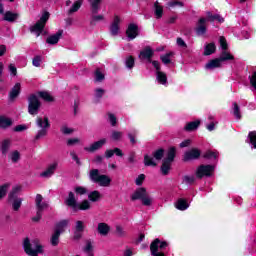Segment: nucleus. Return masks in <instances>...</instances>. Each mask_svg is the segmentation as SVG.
Masks as SVG:
<instances>
[{"label":"nucleus","mask_w":256,"mask_h":256,"mask_svg":"<svg viewBox=\"0 0 256 256\" xmlns=\"http://www.w3.org/2000/svg\"><path fill=\"white\" fill-rule=\"evenodd\" d=\"M233 115L236 117V119H241V108L237 102L233 103Z\"/></svg>","instance_id":"de8ad7c7"},{"label":"nucleus","mask_w":256,"mask_h":256,"mask_svg":"<svg viewBox=\"0 0 256 256\" xmlns=\"http://www.w3.org/2000/svg\"><path fill=\"white\" fill-rule=\"evenodd\" d=\"M123 137V132L114 130L111 135L112 141H121V138Z\"/></svg>","instance_id":"6e6d98bb"},{"label":"nucleus","mask_w":256,"mask_h":256,"mask_svg":"<svg viewBox=\"0 0 256 256\" xmlns=\"http://www.w3.org/2000/svg\"><path fill=\"white\" fill-rule=\"evenodd\" d=\"M10 159L12 163H17L19 159H21V153L19 151L15 150L14 152L11 153Z\"/></svg>","instance_id":"bf43d9fd"},{"label":"nucleus","mask_w":256,"mask_h":256,"mask_svg":"<svg viewBox=\"0 0 256 256\" xmlns=\"http://www.w3.org/2000/svg\"><path fill=\"white\" fill-rule=\"evenodd\" d=\"M169 244L166 241H161L158 238H156L151 244H150V251L152 256H165V253L161 252L163 249L168 247Z\"/></svg>","instance_id":"6e6552de"},{"label":"nucleus","mask_w":256,"mask_h":256,"mask_svg":"<svg viewBox=\"0 0 256 256\" xmlns=\"http://www.w3.org/2000/svg\"><path fill=\"white\" fill-rule=\"evenodd\" d=\"M103 0H88L92 15H97L99 13L100 5Z\"/></svg>","instance_id":"b1692460"},{"label":"nucleus","mask_w":256,"mask_h":256,"mask_svg":"<svg viewBox=\"0 0 256 256\" xmlns=\"http://www.w3.org/2000/svg\"><path fill=\"white\" fill-rule=\"evenodd\" d=\"M14 131L15 133H21L23 131H27V125L25 124L17 125L16 127H14Z\"/></svg>","instance_id":"338daca9"},{"label":"nucleus","mask_w":256,"mask_h":256,"mask_svg":"<svg viewBox=\"0 0 256 256\" xmlns=\"http://www.w3.org/2000/svg\"><path fill=\"white\" fill-rule=\"evenodd\" d=\"M17 19H19V14L11 11H6L3 17V20L8 21V23H15Z\"/></svg>","instance_id":"393cba45"},{"label":"nucleus","mask_w":256,"mask_h":256,"mask_svg":"<svg viewBox=\"0 0 256 256\" xmlns=\"http://www.w3.org/2000/svg\"><path fill=\"white\" fill-rule=\"evenodd\" d=\"M176 157H177V148H175V146H172L168 149L166 157L164 158V161L173 163Z\"/></svg>","instance_id":"4be33fe9"},{"label":"nucleus","mask_w":256,"mask_h":256,"mask_svg":"<svg viewBox=\"0 0 256 256\" xmlns=\"http://www.w3.org/2000/svg\"><path fill=\"white\" fill-rule=\"evenodd\" d=\"M66 226L60 225L55 230L50 238V243L53 247H57L59 245V237L63 235V232L66 231Z\"/></svg>","instance_id":"f8f14e48"},{"label":"nucleus","mask_w":256,"mask_h":256,"mask_svg":"<svg viewBox=\"0 0 256 256\" xmlns=\"http://www.w3.org/2000/svg\"><path fill=\"white\" fill-rule=\"evenodd\" d=\"M248 139L250 141V145H252V147L256 149V131L249 132Z\"/></svg>","instance_id":"8fccbe9b"},{"label":"nucleus","mask_w":256,"mask_h":256,"mask_svg":"<svg viewBox=\"0 0 256 256\" xmlns=\"http://www.w3.org/2000/svg\"><path fill=\"white\" fill-rule=\"evenodd\" d=\"M93 245H94L93 240H86L85 246H84V252L85 253H93V248H94Z\"/></svg>","instance_id":"a18cd8bd"},{"label":"nucleus","mask_w":256,"mask_h":256,"mask_svg":"<svg viewBox=\"0 0 256 256\" xmlns=\"http://www.w3.org/2000/svg\"><path fill=\"white\" fill-rule=\"evenodd\" d=\"M154 14L156 19H161V17H163V6L159 5V1L154 3Z\"/></svg>","instance_id":"c9c22d12"},{"label":"nucleus","mask_w":256,"mask_h":256,"mask_svg":"<svg viewBox=\"0 0 256 256\" xmlns=\"http://www.w3.org/2000/svg\"><path fill=\"white\" fill-rule=\"evenodd\" d=\"M88 201L92 203H97V201H101V192L98 190H94L88 194Z\"/></svg>","instance_id":"2f4dec72"},{"label":"nucleus","mask_w":256,"mask_h":256,"mask_svg":"<svg viewBox=\"0 0 256 256\" xmlns=\"http://www.w3.org/2000/svg\"><path fill=\"white\" fill-rule=\"evenodd\" d=\"M250 79V85L256 90V71L252 73L251 76H249Z\"/></svg>","instance_id":"774afa93"},{"label":"nucleus","mask_w":256,"mask_h":256,"mask_svg":"<svg viewBox=\"0 0 256 256\" xmlns=\"http://www.w3.org/2000/svg\"><path fill=\"white\" fill-rule=\"evenodd\" d=\"M152 157L156 161H161L163 159V157H165V149L159 148V149L155 150L154 152H152Z\"/></svg>","instance_id":"e433bc0d"},{"label":"nucleus","mask_w":256,"mask_h":256,"mask_svg":"<svg viewBox=\"0 0 256 256\" xmlns=\"http://www.w3.org/2000/svg\"><path fill=\"white\" fill-rule=\"evenodd\" d=\"M203 159H208V161H217L219 159V152L214 150H207L203 155Z\"/></svg>","instance_id":"5701e85b"},{"label":"nucleus","mask_w":256,"mask_h":256,"mask_svg":"<svg viewBox=\"0 0 256 256\" xmlns=\"http://www.w3.org/2000/svg\"><path fill=\"white\" fill-rule=\"evenodd\" d=\"M74 192L76 193V195H87L88 190L84 186H76L74 188Z\"/></svg>","instance_id":"5fc2aeb1"},{"label":"nucleus","mask_w":256,"mask_h":256,"mask_svg":"<svg viewBox=\"0 0 256 256\" xmlns=\"http://www.w3.org/2000/svg\"><path fill=\"white\" fill-rule=\"evenodd\" d=\"M97 230L100 235L105 236L109 233V231H111V228H109L108 225H98Z\"/></svg>","instance_id":"49530a36"},{"label":"nucleus","mask_w":256,"mask_h":256,"mask_svg":"<svg viewBox=\"0 0 256 256\" xmlns=\"http://www.w3.org/2000/svg\"><path fill=\"white\" fill-rule=\"evenodd\" d=\"M220 46L222 51H227L229 49V44H227V39H225V36H221L219 38Z\"/></svg>","instance_id":"4d7b16f0"},{"label":"nucleus","mask_w":256,"mask_h":256,"mask_svg":"<svg viewBox=\"0 0 256 256\" xmlns=\"http://www.w3.org/2000/svg\"><path fill=\"white\" fill-rule=\"evenodd\" d=\"M199 125H201V120H195L192 122H188L184 127V131H187V133L197 131V129H199Z\"/></svg>","instance_id":"412c9836"},{"label":"nucleus","mask_w":256,"mask_h":256,"mask_svg":"<svg viewBox=\"0 0 256 256\" xmlns=\"http://www.w3.org/2000/svg\"><path fill=\"white\" fill-rule=\"evenodd\" d=\"M125 65H126L127 69H133V67H135V57H133L131 55L128 56L126 58Z\"/></svg>","instance_id":"09e8293b"},{"label":"nucleus","mask_w":256,"mask_h":256,"mask_svg":"<svg viewBox=\"0 0 256 256\" xmlns=\"http://www.w3.org/2000/svg\"><path fill=\"white\" fill-rule=\"evenodd\" d=\"M196 35L200 37L201 35H205L207 33V18H200L196 24Z\"/></svg>","instance_id":"ddd939ff"},{"label":"nucleus","mask_w":256,"mask_h":256,"mask_svg":"<svg viewBox=\"0 0 256 256\" xmlns=\"http://www.w3.org/2000/svg\"><path fill=\"white\" fill-rule=\"evenodd\" d=\"M12 202V209L13 211H19V209H21V205L23 203V199L22 198H18L15 200H11Z\"/></svg>","instance_id":"c03bdc74"},{"label":"nucleus","mask_w":256,"mask_h":256,"mask_svg":"<svg viewBox=\"0 0 256 256\" xmlns=\"http://www.w3.org/2000/svg\"><path fill=\"white\" fill-rule=\"evenodd\" d=\"M126 37L129 41H133L139 37V26L135 23H130L126 29Z\"/></svg>","instance_id":"9b49d317"},{"label":"nucleus","mask_w":256,"mask_h":256,"mask_svg":"<svg viewBox=\"0 0 256 256\" xmlns=\"http://www.w3.org/2000/svg\"><path fill=\"white\" fill-rule=\"evenodd\" d=\"M121 23V18L118 15L114 16L113 22L109 27L110 34L112 37H117L119 35V24Z\"/></svg>","instance_id":"2eb2a0df"},{"label":"nucleus","mask_w":256,"mask_h":256,"mask_svg":"<svg viewBox=\"0 0 256 256\" xmlns=\"http://www.w3.org/2000/svg\"><path fill=\"white\" fill-rule=\"evenodd\" d=\"M218 58H220V61L223 63L225 61H233L235 59V56L227 52V50H223L220 54V57Z\"/></svg>","instance_id":"f704fd0d"},{"label":"nucleus","mask_w":256,"mask_h":256,"mask_svg":"<svg viewBox=\"0 0 256 256\" xmlns=\"http://www.w3.org/2000/svg\"><path fill=\"white\" fill-rule=\"evenodd\" d=\"M188 207L189 204L185 199H179L176 203V209H178L179 211H185L186 209H188Z\"/></svg>","instance_id":"a19ab883"},{"label":"nucleus","mask_w":256,"mask_h":256,"mask_svg":"<svg viewBox=\"0 0 256 256\" xmlns=\"http://www.w3.org/2000/svg\"><path fill=\"white\" fill-rule=\"evenodd\" d=\"M38 97H40V99H43L44 101H46V103H53V101H55V98L53 96H51V94H49V92H47V91H39Z\"/></svg>","instance_id":"7c9ffc66"},{"label":"nucleus","mask_w":256,"mask_h":256,"mask_svg":"<svg viewBox=\"0 0 256 256\" xmlns=\"http://www.w3.org/2000/svg\"><path fill=\"white\" fill-rule=\"evenodd\" d=\"M174 53L173 52H168L164 55L160 56V60L164 65H169L171 63V57H173Z\"/></svg>","instance_id":"37998d69"},{"label":"nucleus","mask_w":256,"mask_h":256,"mask_svg":"<svg viewBox=\"0 0 256 256\" xmlns=\"http://www.w3.org/2000/svg\"><path fill=\"white\" fill-rule=\"evenodd\" d=\"M199 157H201V150L198 148H192L184 153L183 161L186 163L187 161H197Z\"/></svg>","instance_id":"9d476101"},{"label":"nucleus","mask_w":256,"mask_h":256,"mask_svg":"<svg viewBox=\"0 0 256 256\" xmlns=\"http://www.w3.org/2000/svg\"><path fill=\"white\" fill-rule=\"evenodd\" d=\"M32 65L34 67H41V56L40 55H37L33 58L32 60Z\"/></svg>","instance_id":"69168bd1"},{"label":"nucleus","mask_w":256,"mask_h":256,"mask_svg":"<svg viewBox=\"0 0 256 256\" xmlns=\"http://www.w3.org/2000/svg\"><path fill=\"white\" fill-rule=\"evenodd\" d=\"M215 51H217V46H215V44L213 42L206 44V46L204 47V52L203 55L205 57H209V55H213V53H215Z\"/></svg>","instance_id":"bb28decb"},{"label":"nucleus","mask_w":256,"mask_h":256,"mask_svg":"<svg viewBox=\"0 0 256 256\" xmlns=\"http://www.w3.org/2000/svg\"><path fill=\"white\" fill-rule=\"evenodd\" d=\"M145 181V174H140L138 175V177L136 178L135 180V184L138 186V187H141V185H143V182Z\"/></svg>","instance_id":"0e129e2a"},{"label":"nucleus","mask_w":256,"mask_h":256,"mask_svg":"<svg viewBox=\"0 0 256 256\" xmlns=\"http://www.w3.org/2000/svg\"><path fill=\"white\" fill-rule=\"evenodd\" d=\"M13 125V120L0 115V129H7Z\"/></svg>","instance_id":"c756f323"},{"label":"nucleus","mask_w":256,"mask_h":256,"mask_svg":"<svg viewBox=\"0 0 256 256\" xmlns=\"http://www.w3.org/2000/svg\"><path fill=\"white\" fill-rule=\"evenodd\" d=\"M89 179L92 183L100 185V187H109L111 185V178L108 175L101 174L99 169L90 170Z\"/></svg>","instance_id":"7ed1b4c3"},{"label":"nucleus","mask_w":256,"mask_h":256,"mask_svg":"<svg viewBox=\"0 0 256 256\" xmlns=\"http://www.w3.org/2000/svg\"><path fill=\"white\" fill-rule=\"evenodd\" d=\"M57 170V163H53L48 168L40 174V177H51L54 175L55 171Z\"/></svg>","instance_id":"cd10ccee"},{"label":"nucleus","mask_w":256,"mask_h":256,"mask_svg":"<svg viewBox=\"0 0 256 256\" xmlns=\"http://www.w3.org/2000/svg\"><path fill=\"white\" fill-rule=\"evenodd\" d=\"M49 17H51V14L47 11H45L40 19L30 27L31 33H36L37 37L43 33V30L45 29V25H47V21H49Z\"/></svg>","instance_id":"423d86ee"},{"label":"nucleus","mask_w":256,"mask_h":256,"mask_svg":"<svg viewBox=\"0 0 256 256\" xmlns=\"http://www.w3.org/2000/svg\"><path fill=\"white\" fill-rule=\"evenodd\" d=\"M27 101L29 115H39V111L41 110V100H39V96H37V94H30Z\"/></svg>","instance_id":"0eeeda50"},{"label":"nucleus","mask_w":256,"mask_h":256,"mask_svg":"<svg viewBox=\"0 0 256 256\" xmlns=\"http://www.w3.org/2000/svg\"><path fill=\"white\" fill-rule=\"evenodd\" d=\"M131 201H141L142 205L145 207H150L152 201L149 198V194L147 193V188L139 187L134 193L130 196Z\"/></svg>","instance_id":"20e7f679"},{"label":"nucleus","mask_w":256,"mask_h":256,"mask_svg":"<svg viewBox=\"0 0 256 256\" xmlns=\"http://www.w3.org/2000/svg\"><path fill=\"white\" fill-rule=\"evenodd\" d=\"M67 207L73 209V211H89L91 209V202L85 199L81 203H77V198H75V193L72 191L68 192V197L64 201Z\"/></svg>","instance_id":"f257e3e1"},{"label":"nucleus","mask_w":256,"mask_h":256,"mask_svg":"<svg viewBox=\"0 0 256 256\" xmlns=\"http://www.w3.org/2000/svg\"><path fill=\"white\" fill-rule=\"evenodd\" d=\"M22 247L26 255L29 256H39L43 253V245L39 242V239H29L25 238L22 243Z\"/></svg>","instance_id":"f03ea898"},{"label":"nucleus","mask_w":256,"mask_h":256,"mask_svg":"<svg viewBox=\"0 0 256 256\" xmlns=\"http://www.w3.org/2000/svg\"><path fill=\"white\" fill-rule=\"evenodd\" d=\"M208 19L212 22L218 21L219 23H223L225 21V19L223 17H221V15H219V14H216V15L209 14Z\"/></svg>","instance_id":"13d9d810"},{"label":"nucleus","mask_w":256,"mask_h":256,"mask_svg":"<svg viewBox=\"0 0 256 256\" xmlns=\"http://www.w3.org/2000/svg\"><path fill=\"white\" fill-rule=\"evenodd\" d=\"M21 95V83H16L9 92V100L15 101Z\"/></svg>","instance_id":"f3484780"},{"label":"nucleus","mask_w":256,"mask_h":256,"mask_svg":"<svg viewBox=\"0 0 256 256\" xmlns=\"http://www.w3.org/2000/svg\"><path fill=\"white\" fill-rule=\"evenodd\" d=\"M36 125L40 130L34 137V141H39V139H42V137H47V129L51 127V122H49V117L47 116H44V118L38 116L36 118Z\"/></svg>","instance_id":"39448f33"},{"label":"nucleus","mask_w":256,"mask_h":256,"mask_svg":"<svg viewBox=\"0 0 256 256\" xmlns=\"http://www.w3.org/2000/svg\"><path fill=\"white\" fill-rule=\"evenodd\" d=\"M106 143L107 139H100L91 144L90 147H84V151H87L88 153H95V151H99V149H102L103 145H105Z\"/></svg>","instance_id":"4468645a"},{"label":"nucleus","mask_w":256,"mask_h":256,"mask_svg":"<svg viewBox=\"0 0 256 256\" xmlns=\"http://www.w3.org/2000/svg\"><path fill=\"white\" fill-rule=\"evenodd\" d=\"M105 80V74L99 70V68L96 69L95 71V81H97L98 83H101V81Z\"/></svg>","instance_id":"3c124183"},{"label":"nucleus","mask_w":256,"mask_h":256,"mask_svg":"<svg viewBox=\"0 0 256 256\" xmlns=\"http://www.w3.org/2000/svg\"><path fill=\"white\" fill-rule=\"evenodd\" d=\"M153 55H155V52L150 48V46H146L141 52L139 57L141 59H147L148 63L151 62L153 59Z\"/></svg>","instance_id":"a211bd4d"},{"label":"nucleus","mask_w":256,"mask_h":256,"mask_svg":"<svg viewBox=\"0 0 256 256\" xmlns=\"http://www.w3.org/2000/svg\"><path fill=\"white\" fill-rule=\"evenodd\" d=\"M19 191H21V187L20 186H16V187L12 188V190L8 194V201H9V203H11V201H13L15 199H19V197H17V195L19 194Z\"/></svg>","instance_id":"72a5a7b5"},{"label":"nucleus","mask_w":256,"mask_h":256,"mask_svg":"<svg viewBox=\"0 0 256 256\" xmlns=\"http://www.w3.org/2000/svg\"><path fill=\"white\" fill-rule=\"evenodd\" d=\"M60 131L63 135H71V133H73L75 130H73L72 128H69L67 126H62L60 128Z\"/></svg>","instance_id":"e2e57ef3"},{"label":"nucleus","mask_w":256,"mask_h":256,"mask_svg":"<svg viewBox=\"0 0 256 256\" xmlns=\"http://www.w3.org/2000/svg\"><path fill=\"white\" fill-rule=\"evenodd\" d=\"M103 19H105V16L103 15H93L90 21V25H96L97 22L103 21Z\"/></svg>","instance_id":"052dcab7"},{"label":"nucleus","mask_w":256,"mask_h":256,"mask_svg":"<svg viewBox=\"0 0 256 256\" xmlns=\"http://www.w3.org/2000/svg\"><path fill=\"white\" fill-rule=\"evenodd\" d=\"M35 203H36L37 213L43 214V211L47 207V203L43 202V196L41 194L36 195Z\"/></svg>","instance_id":"6ab92c4d"},{"label":"nucleus","mask_w":256,"mask_h":256,"mask_svg":"<svg viewBox=\"0 0 256 256\" xmlns=\"http://www.w3.org/2000/svg\"><path fill=\"white\" fill-rule=\"evenodd\" d=\"M83 231H85V226H83V225L74 226L73 227V232H74L73 239H75L76 241L79 240L83 235Z\"/></svg>","instance_id":"c85d7f7f"},{"label":"nucleus","mask_w":256,"mask_h":256,"mask_svg":"<svg viewBox=\"0 0 256 256\" xmlns=\"http://www.w3.org/2000/svg\"><path fill=\"white\" fill-rule=\"evenodd\" d=\"M144 165L145 167H157L155 160L149 154L144 155Z\"/></svg>","instance_id":"58836bf2"},{"label":"nucleus","mask_w":256,"mask_h":256,"mask_svg":"<svg viewBox=\"0 0 256 256\" xmlns=\"http://www.w3.org/2000/svg\"><path fill=\"white\" fill-rule=\"evenodd\" d=\"M10 148H11V140L5 139L1 144L2 155H7Z\"/></svg>","instance_id":"ea45409f"},{"label":"nucleus","mask_w":256,"mask_h":256,"mask_svg":"<svg viewBox=\"0 0 256 256\" xmlns=\"http://www.w3.org/2000/svg\"><path fill=\"white\" fill-rule=\"evenodd\" d=\"M127 137L129 139L131 145H136L137 144V131L129 132L127 134Z\"/></svg>","instance_id":"864d4df0"},{"label":"nucleus","mask_w":256,"mask_h":256,"mask_svg":"<svg viewBox=\"0 0 256 256\" xmlns=\"http://www.w3.org/2000/svg\"><path fill=\"white\" fill-rule=\"evenodd\" d=\"M221 63L222 62L220 58L212 59L206 63L205 69H208L209 71H212L213 69H219L221 68Z\"/></svg>","instance_id":"aec40b11"},{"label":"nucleus","mask_w":256,"mask_h":256,"mask_svg":"<svg viewBox=\"0 0 256 256\" xmlns=\"http://www.w3.org/2000/svg\"><path fill=\"white\" fill-rule=\"evenodd\" d=\"M171 165H173V162H169L167 160H162V165L160 167V171L162 175L167 176L169 175V172L171 171Z\"/></svg>","instance_id":"a878e982"},{"label":"nucleus","mask_w":256,"mask_h":256,"mask_svg":"<svg viewBox=\"0 0 256 256\" xmlns=\"http://www.w3.org/2000/svg\"><path fill=\"white\" fill-rule=\"evenodd\" d=\"M83 5V1L77 0L73 3L72 7L67 12V15H73V13H77L81 9V6Z\"/></svg>","instance_id":"473e14b6"},{"label":"nucleus","mask_w":256,"mask_h":256,"mask_svg":"<svg viewBox=\"0 0 256 256\" xmlns=\"http://www.w3.org/2000/svg\"><path fill=\"white\" fill-rule=\"evenodd\" d=\"M156 79L160 85H166L167 84V74L162 71L156 72Z\"/></svg>","instance_id":"4c0bfd02"},{"label":"nucleus","mask_w":256,"mask_h":256,"mask_svg":"<svg viewBox=\"0 0 256 256\" xmlns=\"http://www.w3.org/2000/svg\"><path fill=\"white\" fill-rule=\"evenodd\" d=\"M11 187L10 183H5L0 186V201L4 197H7V191H9V188Z\"/></svg>","instance_id":"79ce46f5"},{"label":"nucleus","mask_w":256,"mask_h":256,"mask_svg":"<svg viewBox=\"0 0 256 256\" xmlns=\"http://www.w3.org/2000/svg\"><path fill=\"white\" fill-rule=\"evenodd\" d=\"M169 7H185V3L179 0H173L167 3Z\"/></svg>","instance_id":"680f3d73"},{"label":"nucleus","mask_w":256,"mask_h":256,"mask_svg":"<svg viewBox=\"0 0 256 256\" xmlns=\"http://www.w3.org/2000/svg\"><path fill=\"white\" fill-rule=\"evenodd\" d=\"M62 37H63V30H58L55 34L47 37L46 43H48V45H57V43H59V40Z\"/></svg>","instance_id":"dca6fc26"},{"label":"nucleus","mask_w":256,"mask_h":256,"mask_svg":"<svg viewBox=\"0 0 256 256\" xmlns=\"http://www.w3.org/2000/svg\"><path fill=\"white\" fill-rule=\"evenodd\" d=\"M215 172V166L211 164H202L196 170L197 179H203V177H211Z\"/></svg>","instance_id":"1a4fd4ad"},{"label":"nucleus","mask_w":256,"mask_h":256,"mask_svg":"<svg viewBox=\"0 0 256 256\" xmlns=\"http://www.w3.org/2000/svg\"><path fill=\"white\" fill-rule=\"evenodd\" d=\"M182 181L185 183V185H193V183H195V176L185 175L183 176Z\"/></svg>","instance_id":"603ef678"}]
</instances>
